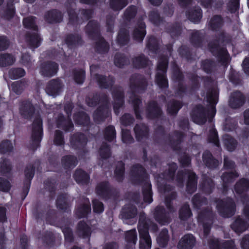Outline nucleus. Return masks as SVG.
<instances>
[{
	"label": "nucleus",
	"mask_w": 249,
	"mask_h": 249,
	"mask_svg": "<svg viewBox=\"0 0 249 249\" xmlns=\"http://www.w3.org/2000/svg\"><path fill=\"white\" fill-rule=\"evenodd\" d=\"M12 170V166L10 162L4 159L0 160V173L2 175L10 173Z\"/></svg>",
	"instance_id": "obj_63"
},
{
	"label": "nucleus",
	"mask_w": 249,
	"mask_h": 249,
	"mask_svg": "<svg viewBox=\"0 0 249 249\" xmlns=\"http://www.w3.org/2000/svg\"><path fill=\"white\" fill-rule=\"evenodd\" d=\"M20 113L25 119L34 118L32 124V148L35 149L39 146L43 134L42 119L40 115L35 112V107L30 102L22 103L20 107Z\"/></svg>",
	"instance_id": "obj_2"
},
{
	"label": "nucleus",
	"mask_w": 249,
	"mask_h": 249,
	"mask_svg": "<svg viewBox=\"0 0 249 249\" xmlns=\"http://www.w3.org/2000/svg\"><path fill=\"white\" fill-rule=\"evenodd\" d=\"M61 163L65 168H71L76 166L77 163V160L75 157L68 155L62 157Z\"/></svg>",
	"instance_id": "obj_47"
},
{
	"label": "nucleus",
	"mask_w": 249,
	"mask_h": 249,
	"mask_svg": "<svg viewBox=\"0 0 249 249\" xmlns=\"http://www.w3.org/2000/svg\"><path fill=\"white\" fill-rule=\"evenodd\" d=\"M181 107V104L178 101H172L167 105V110L169 114L176 115L179 109Z\"/></svg>",
	"instance_id": "obj_57"
},
{
	"label": "nucleus",
	"mask_w": 249,
	"mask_h": 249,
	"mask_svg": "<svg viewBox=\"0 0 249 249\" xmlns=\"http://www.w3.org/2000/svg\"><path fill=\"white\" fill-rule=\"evenodd\" d=\"M231 228L237 233L240 234L246 231L249 227V223L240 216L237 217L231 225Z\"/></svg>",
	"instance_id": "obj_19"
},
{
	"label": "nucleus",
	"mask_w": 249,
	"mask_h": 249,
	"mask_svg": "<svg viewBox=\"0 0 249 249\" xmlns=\"http://www.w3.org/2000/svg\"><path fill=\"white\" fill-rule=\"evenodd\" d=\"M207 102L210 104L208 109L204 108L202 106H197L194 109L192 114L193 121L197 124H204L208 118L210 122L215 114V105L218 102V92L216 88H213L209 90L206 95Z\"/></svg>",
	"instance_id": "obj_3"
},
{
	"label": "nucleus",
	"mask_w": 249,
	"mask_h": 249,
	"mask_svg": "<svg viewBox=\"0 0 249 249\" xmlns=\"http://www.w3.org/2000/svg\"><path fill=\"white\" fill-rule=\"evenodd\" d=\"M137 13V8L136 6L131 5L128 7L125 10L124 14V19L126 21H130L131 19L134 18Z\"/></svg>",
	"instance_id": "obj_60"
},
{
	"label": "nucleus",
	"mask_w": 249,
	"mask_h": 249,
	"mask_svg": "<svg viewBox=\"0 0 249 249\" xmlns=\"http://www.w3.org/2000/svg\"><path fill=\"white\" fill-rule=\"evenodd\" d=\"M13 149V146L11 141L5 140L0 143V153L8 154Z\"/></svg>",
	"instance_id": "obj_61"
},
{
	"label": "nucleus",
	"mask_w": 249,
	"mask_h": 249,
	"mask_svg": "<svg viewBox=\"0 0 249 249\" xmlns=\"http://www.w3.org/2000/svg\"><path fill=\"white\" fill-rule=\"evenodd\" d=\"M86 143L87 138L83 134H75L71 139V145L75 149L83 147Z\"/></svg>",
	"instance_id": "obj_28"
},
{
	"label": "nucleus",
	"mask_w": 249,
	"mask_h": 249,
	"mask_svg": "<svg viewBox=\"0 0 249 249\" xmlns=\"http://www.w3.org/2000/svg\"><path fill=\"white\" fill-rule=\"evenodd\" d=\"M128 102L131 104L133 107V109L135 113L136 118L141 119L142 117L140 114V106H142L141 100L138 98L134 93H132L129 97Z\"/></svg>",
	"instance_id": "obj_34"
},
{
	"label": "nucleus",
	"mask_w": 249,
	"mask_h": 249,
	"mask_svg": "<svg viewBox=\"0 0 249 249\" xmlns=\"http://www.w3.org/2000/svg\"><path fill=\"white\" fill-rule=\"evenodd\" d=\"M204 35L200 31L193 30L190 33V41L196 47H200L204 39Z\"/></svg>",
	"instance_id": "obj_30"
},
{
	"label": "nucleus",
	"mask_w": 249,
	"mask_h": 249,
	"mask_svg": "<svg viewBox=\"0 0 249 249\" xmlns=\"http://www.w3.org/2000/svg\"><path fill=\"white\" fill-rule=\"evenodd\" d=\"M94 39L97 40L96 42V50L100 53H104L107 52L109 46L105 40L100 36L97 37Z\"/></svg>",
	"instance_id": "obj_53"
},
{
	"label": "nucleus",
	"mask_w": 249,
	"mask_h": 249,
	"mask_svg": "<svg viewBox=\"0 0 249 249\" xmlns=\"http://www.w3.org/2000/svg\"><path fill=\"white\" fill-rule=\"evenodd\" d=\"M113 99V109L116 115L119 113V108L123 107L124 104V92L122 88L115 87L112 91Z\"/></svg>",
	"instance_id": "obj_12"
},
{
	"label": "nucleus",
	"mask_w": 249,
	"mask_h": 249,
	"mask_svg": "<svg viewBox=\"0 0 249 249\" xmlns=\"http://www.w3.org/2000/svg\"><path fill=\"white\" fill-rule=\"evenodd\" d=\"M249 190V179L242 178L234 185V190L237 194H241Z\"/></svg>",
	"instance_id": "obj_39"
},
{
	"label": "nucleus",
	"mask_w": 249,
	"mask_h": 249,
	"mask_svg": "<svg viewBox=\"0 0 249 249\" xmlns=\"http://www.w3.org/2000/svg\"><path fill=\"white\" fill-rule=\"evenodd\" d=\"M26 83L24 81H18L11 85L12 90L16 94H20L26 87Z\"/></svg>",
	"instance_id": "obj_64"
},
{
	"label": "nucleus",
	"mask_w": 249,
	"mask_h": 249,
	"mask_svg": "<svg viewBox=\"0 0 249 249\" xmlns=\"http://www.w3.org/2000/svg\"><path fill=\"white\" fill-rule=\"evenodd\" d=\"M130 178L134 184L143 183L142 193L143 200L148 203L153 201L151 185L150 183L144 169L140 164L134 165L131 169Z\"/></svg>",
	"instance_id": "obj_4"
},
{
	"label": "nucleus",
	"mask_w": 249,
	"mask_h": 249,
	"mask_svg": "<svg viewBox=\"0 0 249 249\" xmlns=\"http://www.w3.org/2000/svg\"><path fill=\"white\" fill-rule=\"evenodd\" d=\"M184 134L178 131H175L173 134L169 137L167 143L174 150H178L180 148L179 144L182 141Z\"/></svg>",
	"instance_id": "obj_17"
},
{
	"label": "nucleus",
	"mask_w": 249,
	"mask_h": 249,
	"mask_svg": "<svg viewBox=\"0 0 249 249\" xmlns=\"http://www.w3.org/2000/svg\"><path fill=\"white\" fill-rule=\"evenodd\" d=\"M218 42L216 40L211 41L209 44V49L213 55L217 57L224 63L228 61V55L227 50L221 46V44L225 41H228V39L226 38L224 33L220 32L218 37Z\"/></svg>",
	"instance_id": "obj_6"
},
{
	"label": "nucleus",
	"mask_w": 249,
	"mask_h": 249,
	"mask_svg": "<svg viewBox=\"0 0 249 249\" xmlns=\"http://www.w3.org/2000/svg\"><path fill=\"white\" fill-rule=\"evenodd\" d=\"M192 202L194 207L197 209H199L201 207L207 204V199L199 194L195 195L192 198Z\"/></svg>",
	"instance_id": "obj_56"
},
{
	"label": "nucleus",
	"mask_w": 249,
	"mask_h": 249,
	"mask_svg": "<svg viewBox=\"0 0 249 249\" xmlns=\"http://www.w3.org/2000/svg\"><path fill=\"white\" fill-rule=\"evenodd\" d=\"M146 47L152 53H156L159 49L157 40L153 36H149L146 42Z\"/></svg>",
	"instance_id": "obj_58"
},
{
	"label": "nucleus",
	"mask_w": 249,
	"mask_h": 249,
	"mask_svg": "<svg viewBox=\"0 0 249 249\" xmlns=\"http://www.w3.org/2000/svg\"><path fill=\"white\" fill-rule=\"evenodd\" d=\"M213 216L212 212L209 208L200 212L198 214V220L203 224L204 234L206 236L210 232Z\"/></svg>",
	"instance_id": "obj_11"
},
{
	"label": "nucleus",
	"mask_w": 249,
	"mask_h": 249,
	"mask_svg": "<svg viewBox=\"0 0 249 249\" xmlns=\"http://www.w3.org/2000/svg\"><path fill=\"white\" fill-rule=\"evenodd\" d=\"M245 97L240 91L232 92L229 99V105L233 108H237L243 105Z\"/></svg>",
	"instance_id": "obj_16"
},
{
	"label": "nucleus",
	"mask_w": 249,
	"mask_h": 249,
	"mask_svg": "<svg viewBox=\"0 0 249 249\" xmlns=\"http://www.w3.org/2000/svg\"><path fill=\"white\" fill-rule=\"evenodd\" d=\"M223 142L226 149L229 151H234L238 142L233 138L228 135H225L223 138Z\"/></svg>",
	"instance_id": "obj_45"
},
{
	"label": "nucleus",
	"mask_w": 249,
	"mask_h": 249,
	"mask_svg": "<svg viewBox=\"0 0 249 249\" xmlns=\"http://www.w3.org/2000/svg\"><path fill=\"white\" fill-rule=\"evenodd\" d=\"M100 102L103 104L100 106L93 113V118L97 123L103 122L108 116L109 111L108 109L109 99L106 94H102L100 99Z\"/></svg>",
	"instance_id": "obj_10"
},
{
	"label": "nucleus",
	"mask_w": 249,
	"mask_h": 249,
	"mask_svg": "<svg viewBox=\"0 0 249 249\" xmlns=\"http://www.w3.org/2000/svg\"><path fill=\"white\" fill-rule=\"evenodd\" d=\"M16 61V57L8 53H0V67H5L12 65Z\"/></svg>",
	"instance_id": "obj_37"
},
{
	"label": "nucleus",
	"mask_w": 249,
	"mask_h": 249,
	"mask_svg": "<svg viewBox=\"0 0 249 249\" xmlns=\"http://www.w3.org/2000/svg\"><path fill=\"white\" fill-rule=\"evenodd\" d=\"M202 158L203 162L209 168L215 169L218 166L220 163L219 161L215 159L208 151H206L203 153Z\"/></svg>",
	"instance_id": "obj_29"
},
{
	"label": "nucleus",
	"mask_w": 249,
	"mask_h": 249,
	"mask_svg": "<svg viewBox=\"0 0 249 249\" xmlns=\"http://www.w3.org/2000/svg\"><path fill=\"white\" fill-rule=\"evenodd\" d=\"M145 28V25L142 22H141L138 27L135 28L133 33V37L135 40L138 42L142 41L146 34Z\"/></svg>",
	"instance_id": "obj_35"
},
{
	"label": "nucleus",
	"mask_w": 249,
	"mask_h": 249,
	"mask_svg": "<svg viewBox=\"0 0 249 249\" xmlns=\"http://www.w3.org/2000/svg\"><path fill=\"white\" fill-rule=\"evenodd\" d=\"M134 131L136 138L139 141L147 138L148 136L149 129L145 124H137L134 128Z\"/></svg>",
	"instance_id": "obj_26"
},
{
	"label": "nucleus",
	"mask_w": 249,
	"mask_h": 249,
	"mask_svg": "<svg viewBox=\"0 0 249 249\" xmlns=\"http://www.w3.org/2000/svg\"><path fill=\"white\" fill-rule=\"evenodd\" d=\"M133 67L137 69H141L149 65L150 61L143 54L135 56L132 60Z\"/></svg>",
	"instance_id": "obj_31"
},
{
	"label": "nucleus",
	"mask_w": 249,
	"mask_h": 249,
	"mask_svg": "<svg viewBox=\"0 0 249 249\" xmlns=\"http://www.w3.org/2000/svg\"><path fill=\"white\" fill-rule=\"evenodd\" d=\"M125 240L127 244L125 247L127 249L132 248L136 244L137 236L135 230H130L126 232Z\"/></svg>",
	"instance_id": "obj_38"
},
{
	"label": "nucleus",
	"mask_w": 249,
	"mask_h": 249,
	"mask_svg": "<svg viewBox=\"0 0 249 249\" xmlns=\"http://www.w3.org/2000/svg\"><path fill=\"white\" fill-rule=\"evenodd\" d=\"M162 111L157 103L154 101L150 102L146 107V116L148 118L153 119L160 116Z\"/></svg>",
	"instance_id": "obj_20"
},
{
	"label": "nucleus",
	"mask_w": 249,
	"mask_h": 249,
	"mask_svg": "<svg viewBox=\"0 0 249 249\" xmlns=\"http://www.w3.org/2000/svg\"><path fill=\"white\" fill-rule=\"evenodd\" d=\"M86 33L92 39L99 37L100 33L98 22L94 20L89 21L86 27Z\"/></svg>",
	"instance_id": "obj_23"
},
{
	"label": "nucleus",
	"mask_w": 249,
	"mask_h": 249,
	"mask_svg": "<svg viewBox=\"0 0 249 249\" xmlns=\"http://www.w3.org/2000/svg\"><path fill=\"white\" fill-rule=\"evenodd\" d=\"M195 237L191 234L184 235L178 245V249H192L196 244Z\"/></svg>",
	"instance_id": "obj_15"
},
{
	"label": "nucleus",
	"mask_w": 249,
	"mask_h": 249,
	"mask_svg": "<svg viewBox=\"0 0 249 249\" xmlns=\"http://www.w3.org/2000/svg\"><path fill=\"white\" fill-rule=\"evenodd\" d=\"M137 213V210L135 206L132 204H128L123 209L122 214L124 217L126 219L135 217Z\"/></svg>",
	"instance_id": "obj_46"
},
{
	"label": "nucleus",
	"mask_w": 249,
	"mask_h": 249,
	"mask_svg": "<svg viewBox=\"0 0 249 249\" xmlns=\"http://www.w3.org/2000/svg\"><path fill=\"white\" fill-rule=\"evenodd\" d=\"M200 186L203 191L206 194H209L212 192L214 184L211 178L204 176L203 177V181Z\"/></svg>",
	"instance_id": "obj_43"
},
{
	"label": "nucleus",
	"mask_w": 249,
	"mask_h": 249,
	"mask_svg": "<svg viewBox=\"0 0 249 249\" xmlns=\"http://www.w3.org/2000/svg\"><path fill=\"white\" fill-rule=\"evenodd\" d=\"M74 178L75 181L79 184H86L89 182V175L85 171L81 169L76 170Z\"/></svg>",
	"instance_id": "obj_42"
},
{
	"label": "nucleus",
	"mask_w": 249,
	"mask_h": 249,
	"mask_svg": "<svg viewBox=\"0 0 249 249\" xmlns=\"http://www.w3.org/2000/svg\"><path fill=\"white\" fill-rule=\"evenodd\" d=\"M63 87L64 84L60 79H54L47 83L45 91L49 95L56 97L62 92Z\"/></svg>",
	"instance_id": "obj_13"
},
{
	"label": "nucleus",
	"mask_w": 249,
	"mask_h": 249,
	"mask_svg": "<svg viewBox=\"0 0 249 249\" xmlns=\"http://www.w3.org/2000/svg\"><path fill=\"white\" fill-rule=\"evenodd\" d=\"M77 233L81 237H88L90 234V229L84 222L80 221L77 226Z\"/></svg>",
	"instance_id": "obj_52"
},
{
	"label": "nucleus",
	"mask_w": 249,
	"mask_h": 249,
	"mask_svg": "<svg viewBox=\"0 0 249 249\" xmlns=\"http://www.w3.org/2000/svg\"><path fill=\"white\" fill-rule=\"evenodd\" d=\"M168 166V173L158 175L156 177L159 191L161 193L167 194L165 197V203L168 212H166L163 206H158L155 209L153 214L156 221L162 225L168 224L171 222V218L169 214L176 211V209L171 204V201L176 198V193L172 191V187L166 184L165 181V180H173L175 172L177 169V165L173 162L169 164Z\"/></svg>",
	"instance_id": "obj_1"
},
{
	"label": "nucleus",
	"mask_w": 249,
	"mask_h": 249,
	"mask_svg": "<svg viewBox=\"0 0 249 249\" xmlns=\"http://www.w3.org/2000/svg\"><path fill=\"white\" fill-rule=\"evenodd\" d=\"M61 12L57 10L49 11L45 14L44 18L46 22L49 23L60 22L62 20Z\"/></svg>",
	"instance_id": "obj_27"
},
{
	"label": "nucleus",
	"mask_w": 249,
	"mask_h": 249,
	"mask_svg": "<svg viewBox=\"0 0 249 249\" xmlns=\"http://www.w3.org/2000/svg\"><path fill=\"white\" fill-rule=\"evenodd\" d=\"M95 79L99 87L103 89H108L114 83V78L110 76H106L98 74H95Z\"/></svg>",
	"instance_id": "obj_25"
},
{
	"label": "nucleus",
	"mask_w": 249,
	"mask_h": 249,
	"mask_svg": "<svg viewBox=\"0 0 249 249\" xmlns=\"http://www.w3.org/2000/svg\"><path fill=\"white\" fill-rule=\"evenodd\" d=\"M58 66L53 62H46L42 63L40 68L41 74L46 77H51L57 71Z\"/></svg>",
	"instance_id": "obj_14"
},
{
	"label": "nucleus",
	"mask_w": 249,
	"mask_h": 249,
	"mask_svg": "<svg viewBox=\"0 0 249 249\" xmlns=\"http://www.w3.org/2000/svg\"><path fill=\"white\" fill-rule=\"evenodd\" d=\"M168 230L166 229H163L160 232L159 236L157 238V241L160 247H165L169 240Z\"/></svg>",
	"instance_id": "obj_59"
},
{
	"label": "nucleus",
	"mask_w": 249,
	"mask_h": 249,
	"mask_svg": "<svg viewBox=\"0 0 249 249\" xmlns=\"http://www.w3.org/2000/svg\"><path fill=\"white\" fill-rule=\"evenodd\" d=\"M124 164L119 161L116 164V168L114 171V177L116 180L119 182L122 181L124 177Z\"/></svg>",
	"instance_id": "obj_48"
},
{
	"label": "nucleus",
	"mask_w": 249,
	"mask_h": 249,
	"mask_svg": "<svg viewBox=\"0 0 249 249\" xmlns=\"http://www.w3.org/2000/svg\"><path fill=\"white\" fill-rule=\"evenodd\" d=\"M186 14L187 18L194 23H198L202 17V10L198 6H195L188 9Z\"/></svg>",
	"instance_id": "obj_21"
},
{
	"label": "nucleus",
	"mask_w": 249,
	"mask_h": 249,
	"mask_svg": "<svg viewBox=\"0 0 249 249\" xmlns=\"http://www.w3.org/2000/svg\"><path fill=\"white\" fill-rule=\"evenodd\" d=\"M223 24V20L221 16L215 15L210 20L208 23V26L210 29L213 31H218Z\"/></svg>",
	"instance_id": "obj_41"
},
{
	"label": "nucleus",
	"mask_w": 249,
	"mask_h": 249,
	"mask_svg": "<svg viewBox=\"0 0 249 249\" xmlns=\"http://www.w3.org/2000/svg\"><path fill=\"white\" fill-rule=\"evenodd\" d=\"M185 174L187 175L188 176L186 191L188 193L192 194L196 189L197 178L196 174L191 170H186Z\"/></svg>",
	"instance_id": "obj_18"
},
{
	"label": "nucleus",
	"mask_w": 249,
	"mask_h": 249,
	"mask_svg": "<svg viewBox=\"0 0 249 249\" xmlns=\"http://www.w3.org/2000/svg\"><path fill=\"white\" fill-rule=\"evenodd\" d=\"M112 192V190L110 189L107 182H101L96 186L97 194L103 197H109Z\"/></svg>",
	"instance_id": "obj_32"
},
{
	"label": "nucleus",
	"mask_w": 249,
	"mask_h": 249,
	"mask_svg": "<svg viewBox=\"0 0 249 249\" xmlns=\"http://www.w3.org/2000/svg\"><path fill=\"white\" fill-rule=\"evenodd\" d=\"M66 43L69 47L73 48L81 44V38L78 35H71L68 36Z\"/></svg>",
	"instance_id": "obj_51"
},
{
	"label": "nucleus",
	"mask_w": 249,
	"mask_h": 249,
	"mask_svg": "<svg viewBox=\"0 0 249 249\" xmlns=\"http://www.w3.org/2000/svg\"><path fill=\"white\" fill-rule=\"evenodd\" d=\"M57 127L62 128L66 132L72 130L73 124L69 117L65 118L62 114H59L56 120Z\"/></svg>",
	"instance_id": "obj_24"
},
{
	"label": "nucleus",
	"mask_w": 249,
	"mask_h": 249,
	"mask_svg": "<svg viewBox=\"0 0 249 249\" xmlns=\"http://www.w3.org/2000/svg\"><path fill=\"white\" fill-rule=\"evenodd\" d=\"M216 203L218 211L222 216L229 217L234 214L235 205L232 199L218 200Z\"/></svg>",
	"instance_id": "obj_8"
},
{
	"label": "nucleus",
	"mask_w": 249,
	"mask_h": 249,
	"mask_svg": "<svg viewBox=\"0 0 249 249\" xmlns=\"http://www.w3.org/2000/svg\"><path fill=\"white\" fill-rule=\"evenodd\" d=\"M117 42L120 46L127 44L129 41V35L127 30L124 28H121L118 32L116 39Z\"/></svg>",
	"instance_id": "obj_36"
},
{
	"label": "nucleus",
	"mask_w": 249,
	"mask_h": 249,
	"mask_svg": "<svg viewBox=\"0 0 249 249\" xmlns=\"http://www.w3.org/2000/svg\"><path fill=\"white\" fill-rule=\"evenodd\" d=\"M91 212L89 202L86 200L83 204L78 206L75 211V214L78 218L85 217Z\"/></svg>",
	"instance_id": "obj_33"
},
{
	"label": "nucleus",
	"mask_w": 249,
	"mask_h": 249,
	"mask_svg": "<svg viewBox=\"0 0 249 249\" xmlns=\"http://www.w3.org/2000/svg\"><path fill=\"white\" fill-rule=\"evenodd\" d=\"M26 40L30 47L35 49L37 48L40 45L41 38L36 33H34L33 34L28 33Z\"/></svg>",
	"instance_id": "obj_40"
},
{
	"label": "nucleus",
	"mask_w": 249,
	"mask_h": 249,
	"mask_svg": "<svg viewBox=\"0 0 249 249\" xmlns=\"http://www.w3.org/2000/svg\"><path fill=\"white\" fill-rule=\"evenodd\" d=\"M168 60L166 56L160 58L157 67L155 81L160 89H166L168 86L166 78V71L168 68Z\"/></svg>",
	"instance_id": "obj_7"
},
{
	"label": "nucleus",
	"mask_w": 249,
	"mask_h": 249,
	"mask_svg": "<svg viewBox=\"0 0 249 249\" xmlns=\"http://www.w3.org/2000/svg\"><path fill=\"white\" fill-rule=\"evenodd\" d=\"M129 87L133 92L141 93L146 90L147 81L144 76L135 73L129 78Z\"/></svg>",
	"instance_id": "obj_9"
},
{
	"label": "nucleus",
	"mask_w": 249,
	"mask_h": 249,
	"mask_svg": "<svg viewBox=\"0 0 249 249\" xmlns=\"http://www.w3.org/2000/svg\"><path fill=\"white\" fill-rule=\"evenodd\" d=\"M239 175L236 172H225L224 173L221 177V179L223 181V185L224 188L226 187V185L228 183L232 182Z\"/></svg>",
	"instance_id": "obj_50"
},
{
	"label": "nucleus",
	"mask_w": 249,
	"mask_h": 249,
	"mask_svg": "<svg viewBox=\"0 0 249 249\" xmlns=\"http://www.w3.org/2000/svg\"><path fill=\"white\" fill-rule=\"evenodd\" d=\"M149 228H151L154 231H157L158 229L156 224L147 218L144 213H141L138 226L140 235V249H151L152 242L148 232Z\"/></svg>",
	"instance_id": "obj_5"
},
{
	"label": "nucleus",
	"mask_w": 249,
	"mask_h": 249,
	"mask_svg": "<svg viewBox=\"0 0 249 249\" xmlns=\"http://www.w3.org/2000/svg\"><path fill=\"white\" fill-rule=\"evenodd\" d=\"M128 4L127 0H110L109 5L114 11H120Z\"/></svg>",
	"instance_id": "obj_55"
},
{
	"label": "nucleus",
	"mask_w": 249,
	"mask_h": 249,
	"mask_svg": "<svg viewBox=\"0 0 249 249\" xmlns=\"http://www.w3.org/2000/svg\"><path fill=\"white\" fill-rule=\"evenodd\" d=\"M35 19V17H28L24 18L23 20V24L24 27L36 31L37 30V26Z\"/></svg>",
	"instance_id": "obj_62"
},
{
	"label": "nucleus",
	"mask_w": 249,
	"mask_h": 249,
	"mask_svg": "<svg viewBox=\"0 0 249 249\" xmlns=\"http://www.w3.org/2000/svg\"><path fill=\"white\" fill-rule=\"evenodd\" d=\"M74 119L77 124L80 125H88L90 123L89 116L84 112H80L75 114Z\"/></svg>",
	"instance_id": "obj_49"
},
{
	"label": "nucleus",
	"mask_w": 249,
	"mask_h": 249,
	"mask_svg": "<svg viewBox=\"0 0 249 249\" xmlns=\"http://www.w3.org/2000/svg\"><path fill=\"white\" fill-rule=\"evenodd\" d=\"M35 169L33 166L29 164L27 166L25 170V180L23 187V194L27 195L30 186L31 180L34 176Z\"/></svg>",
	"instance_id": "obj_22"
},
{
	"label": "nucleus",
	"mask_w": 249,
	"mask_h": 249,
	"mask_svg": "<svg viewBox=\"0 0 249 249\" xmlns=\"http://www.w3.org/2000/svg\"><path fill=\"white\" fill-rule=\"evenodd\" d=\"M114 64L119 68H122L129 63V60L123 54L117 53L114 56Z\"/></svg>",
	"instance_id": "obj_54"
},
{
	"label": "nucleus",
	"mask_w": 249,
	"mask_h": 249,
	"mask_svg": "<svg viewBox=\"0 0 249 249\" xmlns=\"http://www.w3.org/2000/svg\"><path fill=\"white\" fill-rule=\"evenodd\" d=\"M56 206L58 209L67 211L70 207V203L67 195H60L56 200Z\"/></svg>",
	"instance_id": "obj_44"
}]
</instances>
